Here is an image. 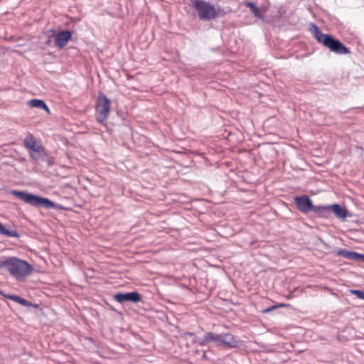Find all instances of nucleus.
Here are the masks:
<instances>
[{"mask_svg": "<svg viewBox=\"0 0 364 364\" xmlns=\"http://www.w3.org/2000/svg\"><path fill=\"white\" fill-rule=\"evenodd\" d=\"M0 269H5L16 280L22 281L28 277L33 270L26 261L15 257L0 260Z\"/></svg>", "mask_w": 364, "mask_h": 364, "instance_id": "nucleus-1", "label": "nucleus"}, {"mask_svg": "<svg viewBox=\"0 0 364 364\" xmlns=\"http://www.w3.org/2000/svg\"><path fill=\"white\" fill-rule=\"evenodd\" d=\"M311 31L316 41L328 48L330 51L337 54H348L350 53L349 48L339 40L333 38L328 34L322 33L316 25H312Z\"/></svg>", "mask_w": 364, "mask_h": 364, "instance_id": "nucleus-2", "label": "nucleus"}, {"mask_svg": "<svg viewBox=\"0 0 364 364\" xmlns=\"http://www.w3.org/2000/svg\"><path fill=\"white\" fill-rule=\"evenodd\" d=\"M12 194L33 206H43L46 208H53L55 206V203L48 198H41L26 192L13 191Z\"/></svg>", "mask_w": 364, "mask_h": 364, "instance_id": "nucleus-3", "label": "nucleus"}, {"mask_svg": "<svg viewBox=\"0 0 364 364\" xmlns=\"http://www.w3.org/2000/svg\"><path fill=\"white\" fill-rule=\"evenodd\" d=\"M111 111V101L102 92L99 94L95 104V117L101 124H105Z\"/></svg>", "mask_w": 364, "mask_h": 364, "instance_id": "nucleus-4", "label": "nucleus"}, {"mask_svg": "<svg viewBox=\"0 0 364 364\" xmlns=\"http://www.w3.org/2000/svg\"><path fill=\"white\" fill-rule=\"evenodd\" d=\"M193 7L198 12L199 18L203 21L214 19L218 16V12L214 6L203 0H193Z\"/></svg>", "mask_w": 364, "mask_h": 364, "instance_id": "nucleus-5", "label": "nucleus"}, {"mask_svg": "<svg viewBox=\"0 0 364 364\" xmlns=\"http://www.w3.org/2000/svg\"><path fill=\"white\" fill-rule=\"evenodd\" d=\"M23 145L28 149L31 158L38 160L45 154V148L32 134H28L23 139Z\"/></svg>", "mask_w": 364, "mask_h": 364, "instance_id": "nucleus-6", "label": "nucleus"}, {"mask_svg": "<svg viewBox=\"0 0 364 364\" xmlns=\"http://www.w3.org/2000/svg\"><path fill=\"white\" fill-rule=\"evenodd\" d=\"M296 208L303 213H308L313 210L314 205L309 196L303 195L294 198Z\"/></svg>", "mask_w": 364, "mask_h": 364, "instance_id": "nucleus-7", "label": "nucleus"}, {"mask_svg": "<svg viewBox=\"0 0 364 364\" xmlns=\"http://www.w3.org/2000/svg\"><path fill=\"white\" fill-rule=\"evenodd\" d=\"M72 38V33L69 31H62L54 36L55 46L59 49L64 48Z\"/></svg>", "mask_w": 364, "mask_h": 364, "instance_id": "nucleus-8", "label": "nucleus"}, {"mask_svg": "<svg viewBox=\"0 0 364 364\" xmlns=\"http://www.w3.org/2000/svg\"><path fill=\"white\" fill-rule=\"evenodd\" d=\"M114 299L119 303L125 301L139 302L141 299V295L138 292H129L127 294L118 293L114 296Z\"/></svg>", "mask_w": 364, "mask_h": 364, "instance_id": "nucleus-9", "label": "nucleus"}, {"mask_svg": "<svg viewBox=\"0 0 364 364\" xmlns=\"http://www.w3.org/2000/svg\"><path fill=\"white\" fill-rule=\"evenodd\" d=\"M238 343L237 338L230 333L220 334V346L232 348L237 347Z\"/></svg>", "mask_w": 364, "mask_h": 364, "instance_id": "nucleus-10", "label": "nucleus"}, {"mask_svg": "<svg viewBox=\"0 0 364 364\" xmlns=\"http://www.w3.org/2000/svg\"><path fill=\"white\" fill-rule=\"evenodd\" d=\"M211 342L218 343V345H220V334L207 332L203 338L198 341V344L201 346H206L208 343Z\"/></svg>", "mask_w": 364, "mask_h": 364, "instance_id": "nucleus-11", "label": "nucleus"}, {"mask_svg": "<svg viewBox=\"0 0 364 364\" xmlns=\"http://www.w3.org/2000/svg\"><path fill=\"white\" fill-rule=\"evenodd\" d=\"M245 5L250 9L251 12L254 14L255 17L264 20V17L262 14L267 12V7L262 6L259 8L257 7L253 3L249 1L245 2Z\"/></svg>", "mask_w": 364, "mask_h": 364, "instance_id": "nucleus-12", "label": "nucleus"}, {"mask_svg": "<svg viewBox=\"0 0 364 364\" xmlns=\"http://www.w3.org/2000/svg\"><path fill=\"white\" fill-rule=\"evenodd\" d=\"M312 212L318 217L328 218L331 215L330 205H314Z\"/></svg>", "mask_w": 364, "mask_h": 364, "instance_id": "nucleus-13", "label": "nucleus"}, {"mask_svg": "<svg viewBox=\"0 0 364 364\" xmlns=\"http://www.w3.org/2000/svg\"><path fill=\"white\" fill-rule=\"evenodd\" d=\"M331 213H333L334 215L341 219H346L347 217V210L345 208L341 207L338 204H333L330 205Z\"/></svg>", "mask_w": 364, "mask_h": 364, "instance_id": "nucleus-14", "label": "nucleus"}, {"mask_svg": "<svg viewBox=\"0 0 364 364\" xmlns=\"http://www.w3.org/2000/svg\"><path fill=\"white\" fill-rule=\"evenodd\" d=\"M0 294L5 298L9 299L12 301H14L15 302L20 304L24 306H31L32 304L30 301H27L26 299L17 296V295H12V294H4L2 291H0Z\"/></svg>", "mask_w": 364, "mask_h": 364, "instance_id": "nucleus-15", "label": "nucleus"}, {"mask_svg": "<svg viewBox=\"0 0 364 364\" xmlns=\"http://www.w3.org/2000/svg\"><path fill=\"white\" fill-rule=\"evenodd\" d=\"M28 105L31 107H38V108L43 109L44 110L46 111V112L48 114L50 113V109L48 108V107L44 102V101H43L41 100H38V99L31 100L28 102Z\"/></svg>", "mask_w": 364, "mask_h": 364, "instance_id": "nucleus-16", "label": "nucleus"}, {"mask_svg": "<svg viewBox=\"0 0 364 364\" xmlns=\"http://www.w3.org/2000/svg\"><path fill=\"white\" fill-rule=\"evenodd\" d=\"M349 259L364 262V255L359 254L355 252H351Z\"/></svg>", "mask_w": 364, "mask_h": 364, "instance_id": "nucleus-17", "label": "nucleus"}, {"mask_svg": "<svg viewBox=\"0 0 364 364\" xmlns=\"http://www.w3.org/2000/svg\"><path fill=\"white\" fill-rule=\"evenodd\" d=\"M288 306H289V304H278L277 305H274V306H271L269 308L264 309L262 311V312L263 313H268V312H270L271 311L274 310L276 309L282 308V307H287Z\"/></svg>", "mask_w": 364, "mask_h": 364, "instance_id": "nucleus-18", "label": "nucleus"}, {"mask_svg": "<svg viewBox=\"0 0 364 364\" xmlns=\"http://www.w3.org/2000/svg\"><path fill=\"white\" fill-rule=\"evenodd\" d=\"M351 252L352 251H348V250L343 249V250H340L339 251H338L337 255L338 256H341L345 258L349 259L350 257Z\"/></svg>", "mask_w": 364, "mask_h": 364, "instance_id": "nucleus-19", "label": "nucleus"}, {"mask_svg": "<svg viewBox=\"0 0 364 364\" xmlns=\"http://www.w3.org/2000/svg\"><path fill=\"white\" fill-rule=\"evenodd\" d=\"M351 252L352 251H348V250L343 249V250H340L339 251H338L337 255L338 256H341L345 258L349 259L350 257Z\"/></svg>", "mask_w": 364, "mask_h": 364, "instance_id": "nucleus-20", "label": "nucleus"}, {"mask_svg": "<svg viewBox=\"0 0 364 364\" xmlns=\"http://www.w3.org/2000/svg\"><path fill=\"white\" fill-rule=\"evenodd\" d=\"M350 292L358 298L364 299V291L360 290H351Z\"/></svg>", "mask_w": 364, "mask_h": 364, "instance_id": "nucleus-21", "label": "nucleus"}, {"mask_svg": "<svg viewBox=\"0 0 364 364\" xmlns=\"http://www.w3.org/2000/svg\"><path fill=\"white\" fill-rule=\"evenodd\" d=\"M194 336H195V334L193 333H191V332L184 333L183 335V337L185 338H187L188 337H194Z\"/></svg>", "mask_w": 364, "mask_h": 364, "instance_id": "nucleus-22", "label": "nucleus"}]
</instances>
